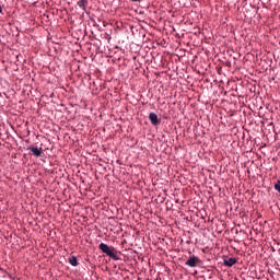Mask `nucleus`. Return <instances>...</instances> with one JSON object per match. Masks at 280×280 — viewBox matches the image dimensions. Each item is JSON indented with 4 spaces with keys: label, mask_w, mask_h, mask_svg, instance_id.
<instances>
[{
    "label": "nucleus",
    "mask_w": 280,
    "mask_h": 280,
    "mask_svg": "<svg viewBox=\"0 0 280 280\" xmlns=\"http://www.w3.org/2000/svg\"><path fill=\"white\" fill-rule=\"evenodd\" d=\"M100 250L107 255V257H110V259H115V261H118L119 257L115 254V247H110L105 243H101L98 245Z\"/></svg>",
    "instance_id": "obj_1"
},
{
    "label": "nucleus",
    "mask_w": 280,
    "mask_h": 280,
    "mask_svg": "<svg viewBox=\"0 0 280 280\" xmlns=\"http://www.w3.org/2000/svg\"><path fill=\"white\" fill-rule=\"evenodd\" d=\"M199 261H200V258L196 256H190L189 259L186 261V266H189V268H196Z\"/></svg>",
    "instance_id": "obj_2"
},
{
    "label": "nucleus",
    "mask_w": 280,
    "mask_h": 280,
    "mask_svg": "<svg viewBox=\"0 0 280 280\" xmlns=\"http://www.w3.org/2000/svg\"><path fill=\"white\" fill-rule=\"evenodd\" d=\"M149 119L152 126H159V124H161V119H159V116L154 113L149 114Z\"/></svg>",
    "instance_id": "obj_3"
},
{
    "label": "nucleus",
    "mask_w": 280,
    "mask_h": 280,
    "mask_svg": "<svg viewBox=\"0 0 280 280\" xmlns=\"http://www.w3.org/2000/svg\"><path fill=\"white\" fill-rule=\"evenodd\" d=\"M28 150L34 156H43V148L38 149L37 147H30Z\"/></svg>",
    "instance_id": "obj_4"
},
{
    "label": "nucleus",
    "mask_w": 280,
    "mask_h": 280,
    "mask_svg": "<svg viewBox=\"0 0 280 280\" xmlns=\"http://www.w3.org/2000/svg\"><path fill=\"white\" fill-rule=\"evenodd\" d=\"M235 264H237V259H235V258H226L223 261V265L228 266V268H231L232 266H235Z\"/></svg>",
    "instance_id": "obj_5"
},
{
    "label": "nucleus",
    "mask_w": 280,
    "mask_h": 280,
    "mask_svg": "<svg viewBox=\"0 0 280 280\" xmlns=\"http://www.w3.org/2000/svg\"><path fill=\"white\" fill-rule=\"evenodd\" d=\"M89 4V0H79L78 5L82 8V10H86V5Z\"/></svg>",
    "instance_id": "obj_6"
},
{
    "label": "nucleus",
    "mask_w": 280,
    "mask_h": 280,
    "mask_svg": "<svg viewBox=\"0 0 280 280\" xmlns=\"http://www.w3.org/2000/svg\"><path fill=\"white\" fill-rule=\"evenodd\" d=\"M69 264H71L72 266H78V258L75 256H71L69 258Z\"/></svg>",
    "instance_id": "obj_7"
},
{
    "label": "nucleus",
    "mask_w": 280,
    "mask_h": 280,
    "mask_svg": "<svg viewBox=\"0 0 280 280\" xmlns=\"http://www.w3.org/2000/svg\"><path fill=\"white\" fill-rule=\"evenodd\" d=\"M275 189L278 194H280V180H278L276 184H275Z\"/></svg>",
    "instance_id": "obj_8"
},
{
    "label": "nucleus",
    "mask_w": 280,
    "mask_h": 280,
    "mask_svg": "<svg viewBox=\"0 0 280 280\" xmlns=\"http://www.w3.org/2000/svg\"><path fill=\"white\" fill-rule=\"evenodd\" d=\"M0 14H3V8L0 5Z\"/></svg>",
    "instance_id": "obj_9"
},
{
    "label": "nucleus",
    "mask_w": 280,
    "mask_h": 280,
    "mask_svg": "<svg viewBox=\"0 0 280 280\" xmlns=\"http://www.w3.org/2000/svg\"><path fill=\"white\" fill-rule=\"evenodd\" d=\"M131 1L137 2V1H141V0H131Z\"/></svg>",
    "instance_id": "obj_10"
}]
</instances>
